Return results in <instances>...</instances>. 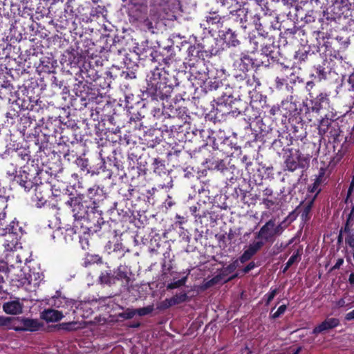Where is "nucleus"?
<instances>
[{
  "label": "nucleus",
  "instance_id": "obj_56",
  "mask_svg": "<svg viewBox=\"0 0 354 354\" xmlns=\"http://www.w3.org/2000/svg\"><path fill=\"white\" fill-rule=\"evenodd\" d=\"M262 203H263V204L265 205V206L268 209L270 208L272 206H273L275 204L274 201L270 200L268 198H263Z\"/></svg>",
  "mask_w": 354,
  "mask_h": 354
},
{
  "label": "nucleus",
  "instance_id": "obj_42",
  "mask_svg": "<svg viewBox=\"0 0 354 354\" xmlns=\"http://www.w3.org/2000/svg\"><path fill=\"white\" fill-rule=\"evenodd\" d=\"M153 310H154L153 305H149L146 307L136 309V315H138L139 316L147 315L151 313Z\"/></svg>",
  "mask_w": 354,
  "mask_h": 354
},
{
  "label": "nucleus",
  "instance_id": "obj_40",
  "mask_svg": "<svg viewBox=\"0 0 354 354\" xmlns=\"http://www.w3.org/2000/svg\"><path fill=\"white\" fill-rule=\"evenodd\" d=\"M188 298V296L186 293H180L178 295H176L174 297H171V304H178L185 301Z\"/></svg>",
  "mask_w": 354,
  "mask_h": 354
},
{
  "label": "nucleus",
  "instance_id": "obj_38",
  "mask_svg": "<svg viewBox=\"0 0 354 354\" xmlns=\"http://www.w3.org/2000/svg\"><path fill=\"white\" fill-rule=\"evenodd\" d=\"M316 14H317V11L312 10L308 11V12L305 14V16L304 18L302 17V15L300 14L301 15V19H304V22L306 24H310V23L314 22L315 21V19L317 17Z\"/></svg>",
  "mask_w": 354,
  "mask_h": 354
},
{
  "label": "nucleus",
  "instance_id": "obj_39",
  "mask_svg": "<svg viewBox=\"0 0 354 354\" xmlns=\"http://www.w3.org/2000/svg\"><path fill=\"white\" fill-rule=\"evenodd\" d=\"M259 198V196L257 194L252 195V194H245L243 196V200L244 203L248 204V205H254L256 201Z\"/></svg>",
  "mask_w": 354,
  "mask_h": 354
},
{
  "label": "nucleus",
  "instance_id": "obj_61",
  "mask_svg": "<svg viewBox=\"0 0 354 354\" xmlns=\"http://www.w3.org/2000/svg\"><path fill=\"white\" fill-rule=\"evenodd\" d=\"M353 189H354V176L352 178V180L351 182L349 188L348 189L347 196H346V202L348 201V199L349 196L351 195V194H352V192L353 191Z\"/></svg>",
  "mask_w": 354,
  "mask_h": 354
},
{
  "label": "nucleus",
  "instance_id": "obj_19",
  "mask_svg": "<svg viewBox=\"0 0 354 354\" xmlns=\"http://www.w3.org/2000/svg\"><path fill=\"white\" fill-rule=\"evenodd\" d=\"M274 46L272 45L265 46L262 48V55H261V64L265 66H268L270 65V62L268 57H270L272 59H274L277 58L276 54L277 53L274 50L271 48H274Z\"/></svg>",
  "mask_w": 354,
  "mask_h": 354
},
{
  "label": "nucleus",
  "instance_id": "obj_30",
  "mask_svg": "<svg viewBox=\"0 0 354 354\" xmlns=\"http://www.w3.org/2000/svg\"><path fill=\"white\" fill-rule=\"evenodd\" d=\"M138 23H140L143 27L151 32V33L155 32V29L156 28L157 23L156 21H153L151 19L145 17L143 20H140Z\"/></svg>",
  "mask_w": 354,
  "mask_h": 354
},
{
  "label": "nucleus",
  "instance_id": "obj_48",
  "mask_svg": "<svg viewBox=\"0 0 354 354\" xmlns=\"http://www.w3.org/2000/svg\"><path fill=\"white\" fill-rule=\"evenodd\" d=\"M238 266H239V260L236 259L232 263H230L227 267L223 268V273L222 276L225 274H224L225 272L226 274L233 272L237 268Z\"/></svg>",
  "mask_w": 354,
  "mask_h": 354
},
{
  "label": "nucleus",
  "instance_id": "obj_13",
  "mask_svg": "<svg viewBox=\"0 0 354 354\" xmlns=\"http://www.w3.org/2000/svg\"><path fill=\"white\" fill-rule=\"evenodd\" d=\"M277 234L274 230V220L270 219L263 225L256 238L263 239L265 242L273 241L274 236Z\"/></svg>",
  "mask_w": 354,
  "mask_h": 354
},
{
  "label": "nucleus",
  "instance_id": "obj_6",
  "mask_svg": "<svg viewBox=\"0 0 354 354\" xmlns=\"http://www.w3.org/2000/svg\"><path fill=\"white\" fill-rule=\"evenodd\" d=\"M0 236H2L1 241L5 250L12 251L16 249L19 241V234L14 226H9L6 229H2Z\"/></svg>",
  "mask_w": 354,
  "mask_h": 354
},
{
  "label": "nucleus",
  "instance_id": "obj_34",
  "mask_svg": "<svg viewBox=\"0 0 354 354\" xmlns=\"http://www.w3.org/2000/svg\"><path fill=\"white\" fill-rule=\"evenodd\" d=\"M302 251L303 249L301 247L298 248L287 261V266H291L294 263L299 261L301 259L300 257L302 254Z\"/></svg>",
  "mask_w": 354,
  "mask_h": 354
},
{
  "label": "nucleus",
  "instance_id": "obj_22",
  "mask_svg": "<svg viewBox=\"0 0 354 354\" xmlns=\"http://www.w3.org/2000/svg\"><path fill=\"white\" fill-rule=\"evenodd\" d=\"M348 0H335L330 8V11L336 15V16H342L344 10H348Z\"/></svg>",
  "mask_w": 354,
  "mask_h": 354
},
{
  "label": "nucleus",
  "instance_id": "obj_16",
  "mask_svg": "<svg viewBox=\"0 0 354 354\" xmlns=\"http://www.w3.org/2000/svg\"><path fill=\"white\" fill-rule=\"evenodd\" d=\"M191 74L194 78L198 79L202 83H205L207 80V68L203 61H200L196 65L191 67Z\"/></svg>",
  "mask_w": 354,
  "mask_h": 354
},
{
  "label": "nucleus",
  "instance_id": "obj_7",
  "mask_svg": "<svg viewBox=\"0 0 354 354\" xmlns=\"http://www.w3.org/2000/svg\"><path fill=\"white\" fill-rule=\"evenodd\" d=\"M219 37L228 46H237L241 44L243 39L245 37V30L239 28H230L226 31H222Z\"/></svg>",
  "mask_w": 354,
  "mask_h": 354
},
{
  "label": "nucleus",
  "instance_id": "obj_9",
  "mask_svg": "<svg viewBox=\"0 0 354 354\" xmlns=\"http://www.w3.org/2000/svg\"><path fill=\"white\" fill-rule=\"evenodd\" d=\"M153 171L155 174L160 176H163L164 180H160V186L162 188H171L173 186V179L170 175L169 171L166 169L164 162L155 158L153 160Z\"/></svg>",
  "mask_w": 354,
  "mask_h": 354
},
{
  "label": "nucleus",
  "instance_id": "obj_41",
  "mask_svg": "<svg viewBox=\"0 0 354 354\" xmlns=\"http://www.w3.org/2000/svg\"><path fill=\"white\" fill-rule=\"evenodd\" d=\"M186 281H187V277H184L181 279H179V280L175 281L174 282H171L170 283H168L167 286V289L172 290L174 288L181 287L185 284Z\"/></svg>",
  "mask_w": 354,
  "mask_h": 354
},
{
  "label": "nucleus",
  "instance_id": "obj_29",
  "mask_svg": "<svg viewBox=\"0 0 354 354\" xmlns=\"http://www.w3.org/2000/svg\"><path fill=\"white\" fill-rule=\"evenodd\" d=\"M59 329H62L66 331H73L75 330L80 327V323L78 322H64L59 324L58 326Z\"/></svg>",
  "mask_w": 354,
  "mask_h": 354
},
{
  "label": "nucleus",
  "instance_id": "obj_24",
  "mask_svg": "<svg viewBox=\"0 0 354 354\" xmlns=\"http://www.w3.org/2000/svg\"><path fill=\"white\" fill-rule=\"evenodd\" d=\"M75 301L73 299H68L65 297H58L57 299H53V306L56 308H65V307H73Z\"/></svg>",
  "mask_w": 354,
  "mask_h": 354
},
{
  "label": "nucleus",
  "instance_id": "obj_5",
  "mask_svg": "<svg viewBox=\"0 0 354 354\" xmlns=\"http://www.w3.org/2000/svg\"><path fill=\"white\" fill-rule=\"evenodd\" d=\"M94 205L88 214L86 215L85 218L83 219L85 225V228L89 233H95L101 229L102 225L104 224V220L102 216V210L99 209L98 203L96 200H93Z\"/></svg>",
  "mask_w": 354,
  "mask_h": 354
},
{
  "label": "nucleus",
  "instance_id": "obj_54",
  "mask_svg": "<svg viewBox=\"0 0 354 354\" xmlns=\"http://www.w3.org/2000/svg\"><path fill=\"white\" fill-rule=\"evenodd\" d=\"M208 89L209 91L216 90L220 86V82L218 81H209L208 83Z\"/></svg>",
  "mask_w": 354,
  "mask_h": 354
},
{
  "label": "nucleus",
  "instance_id": "obj_43",
  "mask_svg": "<svg viewBox=\"0 0 354 354\" xmlns=\"http://www.w3.org/2000/svg\"><path fill=\"white\" fill-rule=\"evenodd\" d=\"M290 225V223L287 221V219H284L281 221L279 225H276L274 224V230L277 234V236H279L282 234L284 230L288 227Z\"/></svg>",
  "mask_w": 354,
  "mask_h": 354
},
{
  "label": "nucleus",
  "instance_id": "obj_64",
  "mask_svg": "<svg viewBox=\"0 0 354 354\" xmlns=\"http://www.w3.org/2000/svg\"><path fill=\"white\" fill-rule=\"evenodd\" d=\"M255 267V263L252 261L249 263L243 270L244 273L249 272L252 269H253Z\"/></svg>",
  "mask_w": 354,
  "mask_h": 354
},
{
  "label": "nucleus",
  "instance_id": "obj_4",
  "mask_svg": "<svg viewBox=\"0 0 354 354\" xmlns=\"http://www.w3.org/2000/svg\"><path fill=\"white\" fill-rule=\"evenodd\" d=\"M92 198L84 195L71 197L66 202L68 209L72 213L75 221H83L94 203Z\"/></svg>",
  "mask_w": 354,
  "mask_h": 354
},
{
  "label": "nucleus",
  "instance_id": "obj_2",
  "mask_svg": "<svg viewBox=\"0 0 354 354\" xmlns=\"http://www.w3.org/2000/svg\"><path fill=\"white\" fill-rule=\"evenodd\" d=\"M46 172L39 167L32 169L19 171L18 175L15 176L13 180L19 184L25 191H30L32 188L39 186V191H42V176L46 175Z\"/></svg>",
  "mask_w": 354,
  "mask_h": 354
},
{
  "label": "nucleus",
  "instance_id": "obj_37",
  "mask_svg": "<svg viewBox=\"0 0 354 354\" xmlns=\"http://www.w3.org/2000/svg\"><path fill=\"white\" fill-rule=\"evenodd\" d=\"M284 34L287 37H293L295 35H300L301 34H304V30L298 28L297 26H293L291 28H288L285 30Z\"/></svg>",
  "mask_w": 354,
  "mask_h": 354
},
{
  "label": "nucleus",
  "instance_id": "obj_62",
  "mask_svg": "<svg viewBox=\"0 0 354 354\" xmlns=\"http://www.w3.org/2000/svg\"><path fill=\"white\" fill-rule=\"evenodd\" d=\"M189 209H190L191 212L192 214H194L196 217L201 218L203 216H205V212L203 213V214H196V212L198 211V207L196 205H193V206L190 207Z\"/></svg>",
  "mask_w": 354,
  "mask_h": 354
},
{
  "label": "nucleus",
  "instance_id": "obj_59",
  "mask_svg": "<svg viewBox=\"0 0 354 354\" xmlns=\"http://www.w3.org/2000/svg\"><path fill=\"white\" fill-rule=\"evenodd\" d=\"M308 3L315 5L318 8H322V6L324 3V0H308Z\"/></svg>",
  "mask_w": 354,
  "mask_h": 354
},
{
  "label": "nucleus",
  "instance_id": "obj_14",
  "mask_svg": "<svg viewBox=\"0 0 354 354\" xmlns=\"http://www.w3.org/2000/svg\"><path fill=\"white\" fill-rule=\"evenodd\" d=\"M252 15V22L255 28L263 26L270 21V17L267 16L266 13H263V10L259 6H257L254 8V11L250 12Z\"/></svg>",
  "mask_w": 354,
  "mask_h": 354
},
{
  "label": "nucleus",
  "instance_id": "obj_57",
  "mask_svg": "<svg viewBox=\"0 0 354 354\" xmlns=\"http://www.w3.org/2000/svg\"><path fill=\"white\" fill-rule=\"evenodd\" d=\"M277 293V289H274L268 295V298L266 300L267 305L269 304L270 302L274 299V297H275Z\"/></svg>",
  "mask_w": 354,
  "mask_h": 354
},
{
  "label": "nucleus",
  "instance_id": "obj_35",
  "mask_svg": "<svg viewBox=\"0 0 354 354\" xmlns=\"http://www.w3.org/2000/svg\"><path fill=\"white\" fill-rule=\"evenodd\" d=\"M115 277L113 275H111L109 273L102 274L100 277V281L101 283L104 284H113L115 283Z\"/></svg>",
  "mask_w": 354,
  "mask_h": 354
},
{
  "label": "nucleus",
  "instance_id": "obj_53",
  "mask_svg": "<svg viewBox=\"0 0 354 354\" xmlns=\"http://www.w3.org/2000/svg\"><path fill=\"white\" fill-rule=\"evenodd\" d=\"M252 255L249 253V252L245 250L243 254L240 257L239 259L241 263H245L252 258Z\"/></svg>",
  "mask_w": 354,
  "mask_h": 354
},
{
  "label": "nucleus",
  "instance_id": "obj_52",
  "mask_svg": "<svg viewBox=\"0 0 354 354\" xmlns=\"http://www.w3.org/2000/svg\"><path fill=\"white\" fill-rule=\"evenodd\" d=\"M346 243L351 248H354V231L349 232L347 238L346 239Z\"/></svg>",
  "mask_w": 354,
  "mask_h": 354
},
{
  "label": "nucleus",
  "instance_id": "obj_1",
  "mask_svg": "<svg viewBox=\"0 0 354 354\" xmlns=\"http://www.w3.org/2000/svg\"><path fill=\"white\" fill-rule=\"evenodd\" d=\"M162 72L158 68L151 72L146 93L150 95L152 100H164L168 97L172 92L171 86L167 84L165 77H162Z\"/></svg>",
  "mask_w": 354,
  "mask_h": 354
},
{
  "label": "nucleus",
  "instance_id": "obj_33",
  "mask_svg": "<svg viewBox=\"0 0 354 354\" xmlns=\"http://www.w3.org/2000/svg\"><path fill=\"white\" fill-rule=\"evenodd\" d=\"M263 241H257L250 244L248 246L247 250L252 256H254L263 247Z\"/></svg>",
  "mask_w": 354,
  "mask_h": 354
},
{
  "label": "nucleus",
  "instance_id": "obj_58",
  "mask_svg": "<svg viewBox=\"0 0 354 354\" xmlns=\"http://www.w3.org/2000/svg\"><path fill=\"white\" fill-rule=\"evenodd\" d=\"M280 108L279 106H273L269 111V113L271 116H275L280 112Z\"/></svg>",
  "mask_w": 354,
  "mask_h": 354
},
{
  "label": "nucleus",
  "instance_id": "obj_49",
  "mask_svg": "<svg viewBox=\"0 0 354 354\" xmlns=\"http://www.w3.org/2000/svg\"><path fill=\"white\" fill-rule=\"evenodd\" d=\"M286 308H287L286 305H281V306H280L278 308L277 310L271 315L272 318V319H276V318L280 317L282 314L284 313V312L286 311Z\"/></svg>",
  "mask_w": 354,
  "mask_h": 354
},
{
  "label": "nucleus",
  "instance_id": "obj_23",
  "mask_svg": "<svg viewBox=\"0 0 354 354\" xmlns=\"http://www.w3.org/2000/svg\"><path fill=\"white\" fill-rule=\"evenodd\" d=\"M317 197V194H315L313 198L309 199L308 201H303L300 206H302V209L301 210V216L302 220L306 221L310 218V212L312 209L314 201Z\"/></svg>",
  "mask_w": 354,
  "mask_h": 354
},
{
  "label": "nucleus",
  "instance_id": "obj_17",
  "mask_svg": "<svg viewBox=\"0 0 354 354\" xmlns=\"http://www.w3.org/2000/svg\"><path fill=\"white\" fill-rule=\"evenodd\" d=\"M339 324V320L337 318H326L320 324L317 326L312 331V334L318 335L337 327Z\"/></svg>",
  "mask_w": 354,
  "mask_h": 354
},
{
  "label": "nucleus",
  "instance_id": "obj_31",
  "mask_svg": "<svg viewBox=\"0 0 354 354\" xmlns=\"http://www.w3.org/2000/svg\"><path fill=\"white\" fill-rule=\"evenodd\" d=\"M285 164L287 169L290 171H294L297 168H299L297 160H295L292 155H290L287 157L285 160Z\"/></svg>",
  "mask_w": 354,
  "mask_h": 354
},
{
  "label": "nucleus",
  "instance_id": "obj_26",
  "mask_svg": "<svg viewBox=\"0 0 354 354\" xmlns=\"http://www.w3.org/2000/svg\"><path fill=\"white\" fill-rule=\"evenodd\" d=\"M1 88L0 89V97L6 98L12 93L14 88L9 81H3L1 84Z\"/></svg>",
  "mask_w": 354,
  "mask_h": 354
},
{
  "label": "nucleus",
  "instance_id": "obj_46",
  "mask_svg": "<svg viewBox=\"0 0 354 354\" xmlns=\"http://www.w3.org/2000/svg\"><path fill=\"white\" fill-rule=\"evenodd\" d=\"M256 30L259 32V35L264 38H267L270 36L269 23L263 24V26L261 27L257 28Z\"/></svg>",
  "mask_w": 354,
  "mask_h": 354
},
{
  "label": "nucleus",
  "instance_id": "obj_32",
  "mask_svg": "<svg viewBox=\"0 0 354 354\" xmlns=\"http://www.w3.org/2000/svg\"><path fill=\"white\" fill-rule=\"evenodd\" d=\"M19 114L18 111L15 109H11L6 113V118L7 123L13 124L16 120L19 118Z\"/></svg>",
  "mask_w": 354,
  "mask_h": 354
},
{
  "label": "nucleus",
  "instance_id": "obj_15",
  "mask_svg": "<svg viewBox=\"0 0 354 354\" xmlns=\"http://www.w3.org/2000/svg\"><path fill=\"white\" fill-rule=\"evenodd\" d=\"M312 104L313 110L316 111L317 112L321 109L329 110L330 108V100L328 98V95L326 93H319L312 100Z\"/></svg>",
  "mask_w": 354,
  "mask_h": 354
},
{
  "label": "nucleus",
  "instance_id": "obj_51",
  "mask_svg": "<svg viewBox=\"0 0 354 354\" xmlns=\"http://www.w3.org/2000/svg\"><path fill=\"white\" fill-rule=\"evenodd\" d=\"M17 164H14L13 165H11V163L10 164V165H8L7 166V174L12 176H13L15 177V176L17 175Z\"/></svg>",
  "mask_w": 354,
  "mask_h": 354
},
{
  "label": "nucleus",
  "instance_id": "obj_11",
  "mask_svg": "<svg viewBox=\"0 0 354 354\" xmlns=\"http://www.w3.org/2000/svg\"><path fill=\"white\" fill-rule=\"evenodd\" d=\"M134 52L139 56L140 59H149L151 62L156 61L157 51L149 45L148 41L137 44L134 48Z\"/></svg>",
  "mask_w": 354,
  "mask_h": 354
},
{
  "label": "nucleus",
  "instance_id": "obj_36",
  "mask_svg": "<svg viewBox=\"0 0 354 354\" xmlns=\"http://www.w3.org/2000/svg\"><path fill=\"white\" fill-rule=\"evenodd\" d=\"M15 317L0 316V326H6L12 328V324H15Z\"/></svg>",
  "mask_w": 354,
  "mask_h": 354
},
{
  "label": "nucleus",
  "instance_id": "obj_18",
  "mask_svg": "<svg viewBox=\"0 0 354 354\" xmlns=\"http://www.w3.org/2000/svg\"><path fill=\"white\" fill-rule=\"evenodd\" d=\"M49 187L50 186L48 184H44L42 183L41 190H43V191H39V189H38L39 186H37L35 188V201L37 202L36 205H37V207H41L42 206H44L46 204V203L47 201L46 197H47V195L48 193Z\"/></svg>",
  "mask_w": 354,
  "mask_h": 354
},
{
  "label": "nucleus",
  "instance_id": "obj_47",
  "mask_svg": "<svg viewBox=\"0 0 354 354\" xmlns=\"http://www.w3.org/2000/svg\"><path fill=\"white\" fill-rule=\"evenodd\" d=\"M29 159H30V155L28 153H24V154L17 153L16 156H12L11 165H13L14 164H17L19 162V160H23L26 161V160H28Z\"/></svg>",
  "mask_w": 354,
  "mask_h": 354
},
{
  "label": "nucleus",
  "instance_id": "obj_60",
  "mask_svg": "<svg viewBox=\"0 0 354 354\" xmlns=\"http://www.w3.org/2000/svg\"><path fill=\"white\" fill-rule=\"evenodd\" d=\"M286 82L287 80L286 78L277 77L276 79L277 87H281L284 84H286Z\"/></svg>",
  "mask_w": 354,
  "mask_h": 354
},
{
  "label": "nucleus",
  "instance_id": "obj_45",
  "mask_svg": "<svg viewBox=\"0 0 354 354\" xmlns=\"http://www.w3.org/2000/svg\"><path fill=\"white\" fill-rule=\"evenodd\" d=\"M323 17L324 18L321 19L322 21H324L325 19L328 23L335 21L337 19H339L340 16H336L335 14L333 12H329L328 11H323Z\"/></svg>",
  "mask_w": 354,
  "mask_h": 354
},
{
  "label": "nucleus",
  "instance_id": "obj_20",
  "mask_svg": "<svg viewBox=\"0 0 354 354\" xmlns=\"http://www.w3.org/2000/svg\"><path fill=\"white\" fill-rule=\"evenodd\" d=\"M63 317L64 315L62 312L51 308L45 310L41 315V317L47 322H58Z\"/></svg>",
  "mask_w": 354,
  "mask_h": 354
},
{
  "label": "nucleus",
  "instance_id": "obj_12",
  "mask_svg": "<svg viewBox=\"0 0 354 354\" xmlns=\"http://www.w3.org/2000/svg\"><path fill=\"white\" fill-rule=\"evenodd\" d=\"M336 127H338V125L334 121L328 118H322L318 127L319 133L323 136L328 133L330 137L335 138L339 136L338 129Z\"/></svg>",
  "mask_w": 354,
  "mask_h": 354
},
{
  "label": "nucleus",
  "instance_id": "obj_28",
  "mask_svg": "<svg viewBox=\"0 0 354 354\" xmlns=\"http://www.w3.org/2000/svg\"><path fill=\"white\" fill-rule=\"evenodd\" d=\"M223 281L222 274H218L209 280L205 279L202 283L201 288L206 290Z\"/></svg>",
  "mask_w": 354,
  "mask_h": 354
},
{
  "label": "nucleus",
  "instance_id": "obj_44",
  "mask_svg": "<svg viewBox=\"0 0 354 354\" xmlns=\"http://www.w3.org/2000/svg\"><path fill=\"white\" fill-rule=\"evenodd\" d=\"M136 315V309L128 308L123 313H120L119 317L124 319H129L133 318Z\"/></svg>",
  "mask_w": 354,
  "mask_h": 354
},
{
  "label": "nucleus",
  "instance_id": "obj_3",
  "mask_svg": "<svg viewBox=\"0 0 354 354\" xmlns=\"http://www.w3.org/2000/svg\"><path fill=\"white\" fill-rule=\"evenodd\" d=\"M235 1V5L232 3V9L230 10L229 14L227 15V20L233 28H239L241 30H245L248 25V16L250 12L248 8L245 7V4L241 5L239 0H230ZM221 3L226 5L229 3L228 0H222Z\"/></svg>",
  "mask_w": 354,
  "mask_h": 354
},
{
  "label": "nucleus",
  "instance_id": "obj_10",
  "mask_svg": "<svg viewBox=\"0 0 354 354\" xmlns=\"http://www.w3.org/2000/svg\"><path fill=\"white\" fill-rule=\"evenodd\" d=\"M227 20L226 16H221L218 12H210L206 17V23L209 32H218L219 35L222 33L221 29L223 28Z\"/></svg>",
  "mask_w": 354,
  "mask_h": 354
},
{
  "label": "nucleus",
  "instance_id": "obj_25",
  "mask_svg": "<svg viewBox=\"0 0 354 354\" xmlns=\"http://www.w3.org/2000/svg\"><path fill=\"white\" fill-rule=\"evenodd\" d=\"M115 279L117 280H125L128 284L130 281V277L128 276V268L125 266H120L115 272Z\"/></svg>",
  "mask_w": 354,
  "mask_h": 354
},
{
  "label": "nucleus",
  "instance_id": "obj_8",
  "mask_svg": "<svg viewBox=\"0 0 354 354\" xmlns=\"http://www.w3.org/2000/svg\"><path fill=\"white\" fill-rule=\"evenodd\" d=\"M41 326L42 324H41L37 319L25 317H15V324H12L11 327L14 330L17 332H35L38 330Z\"/></svg>",
  "mask_w": 354,
  "mask_h": 354
},
{
  "label": "nucleus",
  "instance_id": "obj_27",
  "mask_svg": "<svg viewBox=\"0 0 354 354\" xmlns=\"http://www.w3.org/2000/svg\"><path fill=\"white\" fill-rule=\"evenodd\" d=\"M296 159L297 160L298 167L301 169H307L310 164V156H304L299 151H297Z\"/></svg>",
  "mask_w": 354,
  "mask_h": 354
},
{
  "label": "nucleus",
  "instance_id": "obj_21",
  "mask_svg": "<svg viewBox=\"0 0 354 354\" xmlns=\"http://www.w3.org/2000/svg\"><path fill=\"white\" fill-rule=\"evenodd\" d=\"M3 309L8 314L17 315L22 312L23 305L19 301H12L5 303Z\"/></svg>",
  "mask_w": 354,
  "mask_h": 354
},
{
  "label": "nucleus",
  "instance_id": "obj_55",
  "mask_svg": "<svg viewBox=\"0 0 354 354\" xmlns=\"http://www.w3.org/2000/svg\"><path fill=\"white\" fill-rule=\"evenodd\" d=\"M121 76L125 79L131 78L133 79L136 78V74L133 71H122L121 73Z\"/></svg>",
  "mask_w": 354,
  "mask_h": 354
},
{
  "label": "nucleus",
  "instance_id": "obj_63",
  "mask_svg": "<svg viewBox=\"0 0 354 354\" xmlns=\"http://www.w3.org/2000/svg\"><path fill=\"white\" fill-rule=\"evenodd\" d=\"M171 299H166L165 301H162L161 308H168L172 306H174V304H171Z\"/></svg>",
  "mask_w": 354,
  "mask_h": 354
},
{
  "label": "nucleus",
  "instance_id": "obj_50",
  "mask_svg": "<svg viewBox=\"0 0 354 354\" xmlns=\"http://www.w3.org/2000/svg\"><path fill=\"white\" fill-rule=\"evenodd\" d=\"M321 183L322 182L319 181V178H316L313 185L309 187V192L311 193L317 192L316 194L317 195V194L320 192V189L318 190L317 189Z\"/></svg>",
  "mask_w": 354,
  "mask_h": 354
}]
</instances>
